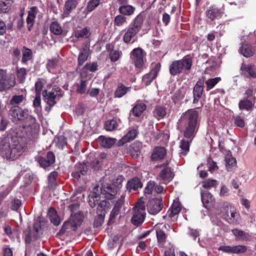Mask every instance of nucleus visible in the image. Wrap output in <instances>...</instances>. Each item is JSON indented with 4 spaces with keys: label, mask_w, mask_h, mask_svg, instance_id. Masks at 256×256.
Masks as SVG:
<instances>
[{
    "label": "nucleus",
    "mask_w": 256,
    "mask_h": 256,
    "mask_svg": "<svg viewBox=\"0 0 256 256\" xmlns=\"http://www.w3.org/2000/svg\"><path fill=\"white\" fill-rule=\"evenodd\" d=\"M224 12L220 8H218L214 6H211L206 12L207 17L211 20H214L220 18Z\"/></svg>",
    "instance_id": "obj_20"
},
{
    "label": "nucleus",
    "mask_w": 256,
    "mask_h": 256,
    "mask_svg": "<svg viewBox=\"0 0 256 256\" xmlns=\"http://www.w3.org/2000/svg\"><path fill=\"white\" fill-rule=\"evenodd\" d=\"M252 102L247 98H244L240 100L238 107L240 110H246L248 111L251 110L252 107Z\"/></svg>",
    "instance_id": "obj_39"
},
{
    "label": "nucleus",
    "mask_w": 256,
    "mask_h": 256,
    "mask_svg": "<svg viewBox=\"0 0 256 256\" xmlns=\"http://www.w3.org/2000/svg\"><path fill=\"white\" fill-rule=\"evenodd\" d=\"M142 184L140 179L134 178L128 181L126 184V188L130 192L132 190H136L139 188H142Z\"/></svg>",
    "instance_id": "obj_28"
},
{
    "label": "nucleus",
    "mask_w": 256,
    "mask_h": 256,
    "mask_svg": "<svg viewBox=\"0 0 256 256\" xmlns=\"http://www.w3.org/2000/svg\"><path fill=\"white\" fill-rule=\"evenodd\" d=\"M122 52L116 50H112L110 54V58L112 62H114L120 58Z\"/></svg>",
    "instance_id": "obj_62"
},
{
    "label": "nucleus",
    "mask_w": 256,
    "mask_h": 256,
    "mask_svg": "<svg viewBox=\"0 0 256 256\" xmlns=\"http://www.w3.org/2000/svg\"><path fill=\"white\" fill-rule=\"evenodd\" d=\"M192 61L189 56H184L180 60L174 61L170 66L169 72L171 75L176 76L185 70L191 69Z\"/></svg>",
    "instance_id": "obj_3"
},
{
    "label": "nucleus",
    "mask_w": 256,
    "mask_h": 256,
    "mask_svg": "<svg viewBox=\"0 0 256 256\" xmlns=\"http://www.w3.org/2000/svg\"><path fill=\"white\" fill-rule=\"evenodd\" d=\"M166 152V150L164 147L158 146L155 148L152 154V160H162L164 158Z\"/></svg>",
    "instance_id": "obj_30"
},
{
    "label": "nucleus",
    "mask_w": 256,
    "mask_h": 256,
    "mask_svg": "<svg viewBox=\"0 0 256 256\" xmlns=\"http://www.w3.org/2000/svg\"><path fill=\"white\" fill-rule=\"evenodd\" d=\"M24 146L12 136L4 134L0 138V156L8 161L18 159L24 151Z\"/></svg>",
    "instance_id": "obj_1"
},
{
    "label": "nucleus",
    "mask_w": 256,
    "mask_h": 256,
    "mask_svg": "<svg viewBox=\"0 0 256 256\" xmlns=\"http://www.w3.org/2000/svg\"><path fill=\"white\" fill-rule=\"evenodd\" d=\"M86 81L81 80L76 86V91L80 94H84L86 88Z\"/></svg>",
    "instance_id": "obj_61"
},
{
    "label": "nucleus",
    "mask_w": 256,
    "mask_h": 256,
    "mask_svg": "<svg viewBox=\"0 0 256 256\" xmlns=\"http://www.w3.org/2000/svg\"><path fill=\"white\" fill-rule=\"evenodd\" d=\"M134 10L135 8L130 5L122 6L118 8L120 14L126 16L132 14L134 12Z\"/></svg>",
    "instance_id": "obj_43"
},
{
    "label": "nucleus",
    "mask_w": 256,
    "mask_h": 256,
    "mask_svg": "<svg viewBox=\"0 0 256 256\" xmlns=\"http://www.w3.org/2000/svg\"><path fill=\"white\" fill-rule=\"evenodd\" d=\"M77 228L76 224H73L72 222L69 220L68 221L65 222L63 224L61 230H60L59 234H70L72 231H75Z\"/></svg>",
    "instance_id": "obj_24"
},
{
    "label": "nucleus",
    "mask_w": 256,
    "mask_h": 256,
    "mask_svg": "<svg viewBox=\"0 0 256 256\" xmlns=\"http://www.w3.org/2000/svg\"><path fill=\"white\" fill-rule=\"evenodd\" d=\"M181 207L180 202L175 200L168 212V215L169 217L172 218L177 215L180 211Z\"/></svg>",
    "instance_id": "obj_29"
},
{
    "label": "nucleus",
    "mask_w": 256,
    "mask_h": 256,
    "mask_svg": "<svg viewBox=\"0 0 256 256\" xmlns=\"http://www.w3.org/2000/svg\"><path fill=\"white\" fill-rule=\"evenodd\" d=\"M100 4V0H90L87 4L86 10L88 12H91Z\"/></svg>",
    "instance_id": "obj_54"
},
{
    "label": "nucleus",
    "mask_w": 256,
    "mask_h": 256,
    "mask_svg": "<svg viewBox=\"0 0 256 256\" xmlns=\"http://www.w3.org/2000/svg\"><path fill=\"white\" fill-rule=\"evenodd\" d=\"M89 48L86 46L80 50L78 56V64L79 66H82L87 60L89 55Z\"/></svg>",
    "instance_id": "obj_34"
},
{
    "label": "nucleus",
    "mask_w": 256,
    "mask_h": 256,
    "mask_svg": "<svg viewBox=\"0 0 256 256\" xmlns=\"http://www.w3.org/2000/svg\"><path fill=\"white\" fill-rule=\"evenodd\" d=\"M232 233L236 236V238L238 240H246L248 238V235L247 233L238 229L232 230Z\"/></svg>",
    "instance_id": "obj_44"
},
{
    "label": "nucleus",
    "mask_w": 256,
    "mask_h": 256,
    "mask_svg": "<svg viewBox=\"0 0 256 256\" xmlns=\"http://www.w3.org/2000/svg\"><path fill=\"white\" fill-rule=\"evenodd\" d=\"M32 58V52L30 49L24 48L22 50V61L24 63H26L30 60Z\"/></svg>",
    "instance_id": "obj_51"
},
{
    "label": "nucleus",
    "mask_w": 256,
    "mask_h": 256,
    "mask_svg": "<svg viewBox=\"0 0 256 256\" xmlns=\"http://www.w3.org/2000/svg\"><path fill=\"white\" fill-rule=\"evenodd\" d=\"M100 200V194L94 192H90V194H89L88 198V202L89 205L92 208L95 207Z\"/></svg>",
    "instance_id": "obj_36"
},
{
    "label": "nucleus",
    "mask_w": 256,
    "mask_h": 256,
    "mask_svg": "<svg viewBox=\"0 0 256 256\" xmlns=\"http://www.w3.org/2000/svg\"><path fill=\"white\" fill-rule=\"evenodd\" d=\"M145 217V206L144 202L140 199L134 208L132 222L134 225L138 226L144 222Z\"/></svg>",
    "instance_id": "obj_5"
},
{
    "label": "nucleus",
    "mask_w": 256,
    "mask_h": 256,
    "mask_svg": "<svg viewBox=\"0 0 256 256\" xmlns=\"http://www.w3.org/2000/svg\"><path fill=\"white\" fill-rule=\"evenodd\" d=\"M90 35V28L88 27H85L82 30H76L74 32V36L77 38H87Z\"/></svg>",
    "instance_id": "obj_42"
},
{
    "label": "nucleus",
    "mask_w": 256,
    "mask_h": 256,
    "mask_svg": "<svg viewBox=\"0 0 256 256\" xmlns=\"http://www.w3.org/2000/svg\"><path fill=\"white\" fill-rule=\"evenodd\" d=\"M55 162V156L52 152H48L46 157L40 156L38 158V162L40 166L44 168L50 166Z\"/></svg>",
    "instance_id": "obj_18"
},
{
    "label": "nucleus",
    "mask_w": 256,
    "mask_h": 256,
    "mask_svg": "<svg viewBox=\"0 0 256 256\" xmlns=\"http://www.w3.org/2000/svg\"><path fill=\"white\" fill-rule=\"evenodd\" d=\"M130 58L136 68H140L144 64V50L141 48H134L131 52Z\"/></svg>",
    "instance_id": "obj_10"
},
{
    "label": "nucleus",
    "mask_w": 256,
    "mask_h": 256,
    "mask_svg": "<svg viewBox=\"0 0 256 256\" xmlns=\"http://www.w3.org/2000/svg\"><path fill=\"white\" fill-rule=\"evenodd\" d=\"M198 112L190 109L183 113L177 123V128L188 139H193L196 133Z\"/></svg>",
    "instance_id": "obj_2"
},
{
    "label": "nucleus",
    "mask_w": 256,
    "mask_h": 256,
    "mask_svg": "<svg viewBox=\"0 0 256 256\" xmlns=\"http://www.w3.org/2000/svg\"><path fill=\"white\" fill-rule=\"evenodd\" d=\"M218 250L229 254H241L244 252L247 248L246 246L242 245H238L234 246H222L218 248Z\"/></svg>",
    "instance_id": "obj_15"
},
{
    "label": "nucleus",
    "mask_w": 256,
    "mask_h": 256,
    "mask_svg": "<svg viewBox=\"0 0 256 256\" xmlns=\"http://www.w3.org/2000/svg\"><path fill=\"white\" fill-rule=\"evenodd\" d=\"M48 216L50 222L55 226H58L60 222V218L58 216L56 210L50 208L48 212Z\"/></svg>",
    "instance_id": "obj_35"
},
{
    "label": "nucleus",
    "mask_w": 256,
    "mask_h": 256,
    "mask_svg": "<svg viewBox=\"0 0 256 256\" xmlns=\"http://www.w3.org/2000/svg\"><path fill=\"white\" fill-rule=\"evenodd\" d=\"M58 64V60L56 58L48 60L46 64V68L50 72H53V70L55 69Z\"/></svg>",
    "instance_id": "obj_52"
},
{
    "label": "nucleus",
    "mask_w": 256,
    "mask_h": 256,
    "mask_svg": "<svg viewBox=\"0 0 256 256\" xmlns=\"http://www.w3.org/2000/svg\"><path fill=\"white\" fill-rule=\"evenodd\" d=\"M16 76L18 79L22 82L26 78V71L24 68H17Z\"/></svg>",
    "instance_id": "obj_60"
},
{
    "label": "nucleus",
    "mask_w": 256,
    "mask_h": 256,
    "mask_svg": "<svg viewBox=\"0 0 256 256\" xmlns=\"http://www.w3.org/2000/svg\"><path fill=\"white\" fill-rule=\"evenodd\" d=\"M142 18L140 16H138L135 19L134 21V24L130 28L137 32H138L141 29L142 24Z\"/></svg>",
    "instance_id": "obj_53"
},
{
    "label": "nucleus",
    "mask_w": 256,
    "mask_h": 256,
    "mask_svg": "<svg viewBox=\"0 0 256 256\" xmlns=\"http://www.w3.org/2000/svg\"><path fill=\"white\" fill-rule=\"evenodd\" d=\"M174 177V174L172 168L166 166L162 167L156 177V180L160 184H167L173 179Z\"/></svg>",
    "instance_id": "obj_8"
},
{
    "label": "nucleus",
    "mask_w": 256,
    "mask_h": 256,
    "mask_svg": "<svg viewBox=\"0 0 256 256\" xmlns=\"http://www.w3.org/2000/svg\"><path fill=\"white\" fill-rule=\"evenodd\" d=\"M28 112L26 108L22 109L18 106H10L8 114L12 118L13 122H17L24 120L28 115Z\"/></svg>",
    "instance_id": "obj_7"
},
{
    "label": "nucleus",
    "mask_w": 256,
    "mask_h": 256,
    "mask_svg": "<svg viewBox=\"0 0 256 256\" xmlns=\"http://www.w3.org/2000/svg\"><path fill=\"white\" fill-rule=\"evenodd\" d=\"M221 80L220 77L210 78L206 81L207 91L212 89Z\"/></svg>",
    "instance_id": "obj_47"
},
{
    "label": "nucleus",
    "mask_w": 256,
    "mask_h": 256,
    "mask_svg": "<svg viewBox=\"0 0 256 256\" xmlns=\"http://www.w3.org/2000/svg\"><path fill=\"white\" fill-rule=\"evenodd\" d=\"M10 0H6L5 2H0V13H6L10 6Z\"/></svg>",
    "instance_id": "obj_57"
},
{
    "label": "nucleus",
    "mask_w": 256,
    "mask_h": 256,
    "mask_svg": "<svg viewBox=\"0 0 256 256\" xmlns=\"http://www.w3.org/2000/svg\"><path fill=\"white\" fill-rule=\"evenodd\" d=\"M166 230V225H160L158 226L156 230V234L158 246L160 247H164L166 242L167 235L165 233Z\"/></svg>",
    "instance_id": "obj_17"
},
{
    "label": "nucleus",
    "mask_w": 256,
    "mask_h": 256,
    "mask_svg": "<svg viewBox=\"0 0 256 256\" xmlns=\"http://www.w3.org/2000/svg\"><path fill=\"white\" fill-rule=\"evenodd\" d=\"M98 208L96 213L100 214H104L105 215L106 208L107 206V202L106 200H101L98 202Z\"/></svg>",
    "instance_id": "obj_48"
},
{
    "label": "nucleus",
    "mask_w": 256,
    "mask_h": 256,
    "mask_svg": "<svg viewBox=\"0 0 256 256\" xmlns=\"http://www.w3.org/2000/svg\"><path fill=\"white\" fill-rule=\"evenodd\" d=\"M14 83L10 80L6 75L5 71L0 69V91L2 92L14 86Z\"/></svg>",
    "instance_id": "obj_12"
},
{
    "label": "nucleus",
    "mask_w": 256,
    "mask_h": 256,
    "mask_svg": "<svg viewBox=\"0 0 256 256\" xmlns=\"http://www.w3.org/2000/svg\"><path fill=\"white\" fill-rule=\"evenodd\" d=\"M69 220L71 222H72L73 224H76V226L78 227L83 220V215L82 212H77L74 214H72Z\"/></svg>",
    "instance_id": "obj_45"
},
{
    "label": "nucleus",
    "mask_w": 256,
    "mask_h": 256,
    "mask_svg": "<svg viewBox=\"0 0 256 256\" xmlns=\"http://www.w3.org/2000/svg\"><path fill=\"white\" fill-rule=\"evenodd\" d=\"M240 53L246 58H250L253 56L254 50L252 46L246 42L242 43L240 49Z\"/></svg>",
    "instance_id": "obj_27"
},
{
    "label": "nucleus",
    "mask_w": 256,
    "mask_h": 256,
    "mask_svg": "<svg viewBox=\"0 0 256 256\" xmlns=\"http://www.w3.org/2000/svg\"><path fill=\"white\" fill-rule=\"evenodd\" d=\"M142 143L140 142L136 141L132 144L130 146V151L132 154L138 156L142 148Z\"/></svg>",
    "instance_id": "obj_41"
},
{
    "label": "nucleus",
    "mask_w": 256,
    "mask_h": 256,
    "mask_svg": "<svg viewBox=\"0 0 256 256\" xmlns=\"http://www.w3.org/2000/svg\"><path fill=\"white\" fill-rule=\"evenodd\" d=\"M54 142L57 147L62 148L66 144V139L63 136H60L54 140Z\"/></svg>",
    "instance_id": "obj_59"
},
{
    "label": "nucleus",
    "mask_w": 256,
    "mask_h": 256,
    "mask_svg": "<svg viewBox=\"0 0 256 256\" xmlns=\"http://www.w3.org/2000/svg\"><path fill=\"white\" fill-rule=\"evenodd\" d=\"M78 4L76 0H67L64 4L62 14V18L68 17L70 12L76 8Z\"/></svg>",
    "instance_id": "obj_21"
},
{
    "label": "nucleus",
    "mask_w": 256,
    "mask_h": 256,
    "mask_svg": "<svg viewBox=\"0 0 256 256\" xmlns=\"http://www.w3.org/2000/svg\"><path fill=\"white\" fill-rule=\"evenodd\" d=\"M63 92L58 87L54 86L50 92L44 90L42 92V96L45 98L46 104L49 106V110L56 104V99L62 96Z\"/></svg>",
    "instance_id": "obj_6"
},
{
    "label": "nucleus",
    "mask_w": 256,
    "mask_h": 256,
    "mask_svg": "<svg viewBox=\"0 0 256 256\" xmlns=\"http://www.w3.org/2000/svg\"><path fill=\"white\" fill-rule=\"evenodd\" d=\"M87 171V166L84 164H80L78 170L72 173V176L74 178L78 179L80 178L82 176L85 175Z\"/></svg>",
    "instance_id": "obj_37"
},
{
    "label": "nucleus",
    "mask_w": 256,
    "mask_h": 256,
    "mask_svg": "<svg viewBox=\"0 0 256 256\" xmlns=\"http://www.w3.org/2000/svg\"><path fill=\"white\" fill-rule=\"evenodd\" d=\"M221 216L230 224H234L237 222L238 216L236 208L228 202H224L220 208Z\"/></svg>",
    "instance_id": "obj_4"
},
{
    "label": "nucleus",
    "mask_w": 256,
    "mask_h": 256,
    "mask_svg": "<svg viewBox=\"0 0 256 256\" xmlns=\"http://www.w3.org/2000/svg\"><path fill=\"white\" fill-rule=\"evenodd\" d=\"M138 134V132L135 129L130 130L118 142V146H120L124 145V144L134 140Z\"/></svg>",
    "instance_id": "obj_23"
},
{
    "label": "nucleus",
    "mask_w": 256,
    "mask_h": 256,
    "mask_svg": "<svg viewBox=\"0 0 256 256\" xmlns=\"http://www.w3.org/2000/svg\"><path fill=\"white\" fill-rule=\"evenodd\" d=\"M26 100V94L14 95L10 101V104L11 106H18Z\"/></svg>",
    "instance_id": "obj_38"
},
{
    "label": "nucleus",
    "mask_w": 256,
    "mask_h": 256,
    "mask_svg": "<svg viewBox=\"0 0 256 256\" xmlns=\"http://www.w3.org/2000/svg\"><path fill=\"white\" fill-rule=\"evenodd\" d=\"M98 141L100 146L105 148H110L116 142V139L112 138H106L101 136L98 137Z\"/></svg>",
    "instance_id": "obj_25"
},
{
    "label": "nucleus",
    "mask_w": 256,
    "mask_h": 256,
    "mask_svg": "<svg viewBox=\"0 0 256 256\" xmlns=\"http://www.w3.org/2000/svg\"><path fill=\"white\" fill-rule=\"evenodd\" d=\"M162 204L160 198H154L150 200L147 204L148 212L151 214H156L162 209Z\"/></svg>",
    "instance_id": "obj_11"
},
{
    "label": "nucleus",
    "mask_w": 256,
    "mask_h": 256,
    "mask_svg": "<svg viewBox=\"0 0 256 256\" xmlns=\"http://www.w3.org/2000/svg\"><path fill=\"white\" fill-rule=\"evenodd\" d=\"M160 64L158 63L155 64L154 66L152 69L149 73L145 74L142 78V82L148 86L158 76V72L160 69Z\"/></svg>",
    "instance_id": "obj_14"
},
{
    "label": "nucleus",
    "mask_w": 256,
    "mask_h": 256,
    "mask_svg": "<svg viewBox=\"0 0 256 256\" xmlns=\"http://www.w3.org/2000/svg\"><path fill=\"white\" fill-rule=\"evenodd\" d=\"M146 108V105L144 103L140 101H137L132 110V113L134 116H140L145 110Z\"/></svg>",
    "instance_id": "obj_32"
},
{
    "label": "nucleus",
    "mask_w": 256,
    "mask_h": 256,
    "mask_svg": "<svg viewBox=\"0 0 256 256\" xmlns=\"http://www.w3.org/2000/svg\"><path fill=\"white\" fill-rule=\"evenodd\" d=\"M240 71V74L245 78H256V72L254 70V66L251 64L246 65L242 63Z\"/></svg>",
    "instance_id": "obj_16"
},
{
    "label": "nucleus",
    "mask_w": 256,
    "mask_h": 256,
    "mask_svg": "<svg viewBox=\"0 0 256 256\" xmlns=\"http://www.w3.org/2000/svg\"><path fill=\"white\" fill-rule=\"evenodd\" d=\"M156 184L154 181H150L147 184L146 186L144 189V192L145 194H152V190L154 188Z\"/></svg>",
    "instance_id": "obj_64"
},
{
    "label": "nucleus",
    "mask_w": 256,
    "mask_h": 256,
    "mask_svg": "<svg viewBox=\"0 0 256 256\" xmlns=\"http://www.w3.org/2000/svg\"><path fill=\"white\" fill-rule=\"evenodd\" d=\"M218 184V182L216 180L208 178L202 182V186L204 188L210 189L216 188Z\"/></svg>",
    "instance_id": "obj_46"
},
{
    "label": "nucleus",
    "mask_w": 256,
    "mask_h": 256,
    "mask_svg": "<svg viewBox=\"0 0 256 256\" xmlns=\"http://www.w3.org/2000/svg\"><path fill=\"white\" fill-rule=\"evenodd\" d=\"M202 201L206 208L212 206L214 203V198L212 194L208 192H201Z\"/></svg>",
    "instance_id": "obj_26"
},
{
    "label": "nucleus",
    "mask_w": 256,
    "mask_h": 256,
    "mask_svg": "<svg viewBox=\"0 0 256 256\" xmlns=\"http://www.w3.org/2000/svg\"><path fill=\"white\" fill-rule=\"evenodd\" d=\"M126 195L122 194L116 200L115 205L110 213V218H114L120 213V210L124 202Z\"/></svg>",
    "instance_id": "obj_22"
},
{
    "label": "nucleus",
    "mask_w": 256,
    "mask_h": 256,
    "mask_svg": "<svg viewBox=\"0 0 256 256\" xmlns=\"http://www.w3.org/2000/svg\"><path fill=\"white\" fill-rule=\"evenodd\" d=\"M101 192L106 199L112 200L117 194V190L114 186L107 184L102 188Z\"/></svg>",
    "instance_id": "obj_19"
},
{
    "label": "nucleus",
    "mask_w": 256,
    "mask_h": 256,
    "mask_svg": "<svg viewBox=\"0 0 256 256\" xmlns=\"http://www.w3.org/2000/svg\"><path fill=\"white\" fill-rule=\"evenodd\" d=\"M204 80L199 79L193 88V103L196 104L201 98L204 90Z\"/></svg>",
    "instance_id": "obj_13"
},
{
    "label": "nucleus",
    "mask_w": 256,
    "mask_h": 256,
    "mask_svg": "<svg viewBox=\"0 0 256 256\" xmlns=\"http://www.w3.org/2000/svg\"><path fill=\"white\" fill-rule=\"evenodd\" d=\"M22 120L24 122L23 127L28 132L30 133L37 132L39 128L38 124L36 123V118L29 114V112Z\"/></svg>",
    "instance_id": "obj_9"
},
{
    "label": "nucleus",
    "mask_w": 256,
    "mask_h": 256,
    "mask_svg": "<svg viewBox=\"0 0 256 256\" xmlns=\"http://www.w3.org/2000/svg\"><path fill=\"white\" fill-rule=\"evenodd\" d=\"M192 139L186 140L182 139L180 144V148H181V152L180 153V156H185L190 150V145L192 142Z\"/></svg>",
    "instance_id": "obj_33"
},
{
    "label": "nucleus",
    "mask_w": 256,
    "mask_h": 256,
    "mask_svg": "<svg viewBox=\"0 0 256 256\" xmlns=\"http://www.w3.org/2000/svg\"><path fill=\"white\" fill-rule=\"evenodd\" d=\"M126 18L122 15L116 16L114 20V24L118 26H120L126 22Z\"/></svg>",
    "instance_id": "obj_58"
},
{
    "label": "nucleus",
    "mask_w": 256,
    "mask_h": 256,
    "mask_svg": "<svg viewBox=\"0 0 256 256\" xmlns=\"http://www.w3.org/2000/svg\"><path fill=\"white\" fill-rule=\"evenodd\" d=\"M117 126V122L114 120H108L104 124L106 130L108 131H112L114 130Z\"/></svg>",
    "instance_id": "obj_55"
},
{
    "label": "nucleus",
    "mask_w": 256,
    "mask_h": 256,
    "mask_svg": "<svg viewBox=\"0 0 256 256\" xmlns=\"http://www.w3.org/2000/svg\"><path fill=\"white\" fill-rule=\"evenodd\" d=\"M128 89V88L122 84L119 85L115 92L114 96L116 98L122 97L126 93Z\"/></svg>",
    "instance_id": "obj_49"
},
{
    "label": "nucleus",
    "mask_w": 256,
    "mask_h": 256,
    "mask_svg": "<svg viewBox=\"0 0 256 256\" xmlns=\"http://www.w3.org/2000/svg\"><path fill=\"white\" fill-rule=\"evenodd\" d=\"M154 114L156 116L159 118H163L166 115V110L164 107L158 106L156 107Z\"/></svg>",
    "instance_id": "obj_56"
},
{
    "label": "nucleus",
    "mask_w": 256,
    "mask_h": 256,
    "mask_svg": "<svg viewBox=\"0 0 256 256\" xmlns=\"http://www.w3.org/2000/svg\"><path fill=\"white\" fill-rule=\"evenodd\" d=\"M138 33V32L134 29L132 28H129L123 36V40L124 42L128 44L132 40V43H133L135 42L134 38Z\"/></svg>",
    "instance_id": "obj_31"
},
{
    "label": "nucleus",
    "mask_w": 256,
    "mask_h": 256,
    "mask_svg": "<svg viewBox=\"0 0 256 256\" xmlns=\"http://www.w3.org/2000/svg\"><path fill=\"white\" fill-rule=\"evenodd\" d=\"M50 30L55 35H60L63 32V30L60 24L57 22H54L51 23Z\"/></svg>",
    "instance_id": "obj_40"
},
{
    "label": "nucleus",
    "mask_w": 256,
    "mask_h": 256,
    "mask_svg": "<svg viewBox=\"0 0 256 256\" xmlns=\"http://www.w3.org/2000/svg\"><path fill=\"white\" fill-rule=\"evenodd\" d=\"M98 216L95 218L94 221V226L95 227H99L103 224L104 222V214H97Z\"/></svg>",
    "instance_id": "obj_63"
},
{
    "label": "nucleus",
    "mask_w": 256,
    "mask_h": 256,
    "mask_svg": "<svg viewBox=\"0 0 256 256\" xmlns=\"http://www.w3.org/2000/svg\"><path fill=\"white\" fill-rule=\"evenodd\" d=\"M58 176V173L56 172H52L48 176V186L51 188H54L56 186L55 181L56 178Z\"/></svg>",
    "instance_id": "obj_50"
}]
</instances>
